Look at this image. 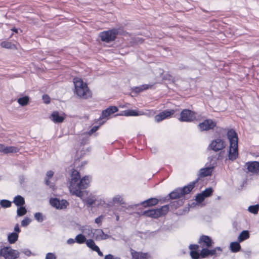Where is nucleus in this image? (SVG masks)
Here are the masks:
<instances>
[{
	"label": "nucleus",
	"mask_w": 259,
	"mask_h": 259,
	"mask_svg": "<svg viewBox=\"0 0 259 259\" xmlns=\"http://www.w3.org/2000/svg\"><path fill=\"white\" fill-rule=\"evenodd\" d=\"M69 182V188L70 192L77 197L82 198L83 192L82 189L89 187L90 180L89 177L85 176L80 179V176L78 171L73 170L72 171Z\"/></svg>",
	"instance_id": "nucleus-1"
},
{
	"label": "nucleus",
	"mask_w": 259,
	"mask_h": 259,
	"mask_svg": "<svg viewBox=\"0 0 259 259\" xmlns=\"http://www.w3.org/2000/svg\"><path fill=\"white\" fill-rule=\"evenodd\" d=\"M227 137L230 141L229 158L234 160L238 156V137L236 132L230 130L227 133Z\"/></svg>",
	"instance_id": "nucleus-2"
},
{
	"label": "nucleus",
	"mask_w": 259,
	"mask_h": 259,
	"mask_svg": "<svg viewBox=\"0 0 259 259\" xmlns=\"http://www.w3.org/2000/svg\"><path fill=\"white\" fill-rule=\"evenodd\" d=\"M75 93L77 96L83 99H87L91 96L87 84L79 78H74Z\"/></svg>",
	"instance_id": "nucleus-3"
},
{
	"label": "nucleus",
	"mask_w": 259,
	"mask_h": 259,
	"mask_svg": "<svg viewBox=\"0 0 259 259\" xmlns=\"http://www.w3.org/2000/svg\"><path fill=\"white\" fill-rule=\"evenodd\" d=\"M168 205H165L159 208L146 210L143 212V215L148 217L156 219L162 215L166 214L168 212Z\"/></svg>",
	"instance_id": "nucleus-4"
},
{
	"label": "nucleus",
	"mask_w": 259,
	"mask_h": 259,
	"mask_svg": "<svg viewBox=\"0 0 259 259\" xmlns=\"http://www.w3.org/2000/svg\"><path fill=\"white\" fill-rule=\"evenodd\" d=\"M118 34V30L113 29L108 31L101 32L99 36L103 41L110 42L114 40L116 37V35Z\"/></svg>",
	"instance_id": "nucleus-5"
},
{
	"label": "nucleus",
	"mask_w": 259,
	"mask_h": 259,
	"mask_svg": "<svg viewBox=\"0 0 259 259\" xmlns=\"http://www.w3.org/2000/svg\"><path fill=\"white\" fill-rule=\"evenodd\" d=\"M244 166L247 169L246 172L259 176V162L249 161L245 164Z\"/></svg>",
	"instance_id": "nucleus-6"
},
{
	"label": "nucleus",
	"mask_w": 259,
	"mask_h": 259,
	"mask_svg": "<svg viewBox=\"0 0 259 259\" xmlns=\"http://www.w3.org/2000/svg\"><path fill=\"white\" fill-rule=\"evenodd\" d=\"M3 256L6 259H16L19 257L20 253L18 251L13 249L10 247H5L3 248Z\"/></svg>",
	"instance_id": "nucleus-7"
},
{
	"label": "nucleus",
	"mask_w": 259,
	"mask_h": 259,
	"mask_svg": "<svg viewBox=\"0 0 259 259\" xmlns=\"http://www.w3.org/2000/svg\"><path fill=\"white\" fill-rule=\"evenodd\" d=\"M195 113L190 110H183L181 113L179 120L181 121H191L195 119Z\"/></svg>",
	"instance_id": "nucleus-8"
},
{
	"label": "nucleus",
	"mask_w": 259,
	"mask_h": 259,
	"mask_svg": "<svg viewBox=\"0 0 259 259\" xmlns=\"http://www.w3.org/2000/svg\"><path fill=\"white\" fill-rule=\"evenodd\" d=\"M216 125V123L211 119H206L198 124L200 131H208L213 129Z\"/></svg>",
	"instance_id": "nucleus-9"
},
{
	"label": "nucleus",
	"mask_w": 259,
	"mask_h": 259,
	"mask_svg": "<svg viewBox=\"0 0 259 259\" xmlns=\"http://www.w3.org/2000/svg\"><path fill=\"white\" fill-rule=\"evenodd\" d=\"M209 146L213 151H218L223 149L225 146L224 141L218 138L212 141Z\"/></svg>",
	"instance_id": "nucleus-10"
},
{
	"label": "nucleus",
	"mask_w": 259,
	"mask_h": 259,
	"mask_svg": "<svg viewBox=\"0 0 259 259\" xmlns=\"http://www.w3.org/2000/svg\"><path fill=\"white\" fill-rule=\"evenodd\" d=\"M175 112L174 110H164L156 115L155 116V120L156 122H159L166 118L170 117L171 115L174 114Z\"/></svg>",
	"instance_id": "nucleus-11"
},
{
	"label": "nucleus",
	"mask_w": 259,
	"mask_h": 259,
	"mask_svg": "<svg viewBox=\"0 0 259 259\" xmlns=\"http://www.w3.org/2000/svg\"><path fill=\"white\" fill-rule=\"evenodd\" d=\"M201 248H208L212 246L213 242L211 238L205 235L202 236L198 241Z\"/></svg>",
	"instance_id": "nucleus-12"
},
{
	"label": "nucleus",
	"mask_w": 259,
	"mask_h": 259,
	"mask_svg": "<svg viewBox=\"0 0 259 259\" xmlns=\"http://www.w3.org/2000/svg\"><path fill=\"white\" fill-rule=\"evenodd\" d=\"M50 203L52 206L56 207L57 209H63L66 207L68 204L66 200H59L58 199H51L50 200Z\"/></svg>",
	"instance_id": "nucleus-13"
},
{
	"label": "nucleus",
	"mask_w": 259,
	"mask_h": 259,
	"mask_svg": "<svg viewBox=\"0 0 259 259\" xmlns=\"http://www.w3.org/2000/svg\"><path fill=\"white\" fill-rule=\"evenodd\" d=\"M94 237L96 240H105L107 238H111V236L106 234L101 229H95L93 232Z\"/></svg>",
	"instance_id": "nucleus-14"
},
{
	"label": "nucleus",
	"mask_w": 259,
	"mask_h": 259,
	"mask_svg": "<svg viewBox=\"0 0 259 259\" xmlns=\"http://www.w3.org/2000/svg\"><path fill=\"white\" fill-rule=\"evenodd\" d=\"M19 150V148L15 146H6L0 144V152L4 153H16Z\"/></svg>",
	"instance_id": "nucleus-15"
},
{
	"label": "nucleus",
	"mask_w": 259,
	"mask_h": 259,
	"mask_svg": "<svg viewBox=\"0 0 259 259\" xmlns=\"http://www.w3.org/2000/svg\"><path fill=\"white\" fill-rule=\"evenodd\" d=\"M50 118L54 123H62L64 121L65 117L59 114L58 112L54 111L52 113Z\"/></svg>",
	"instance_id": "nucleus-16"
},
{
	"label": "nucleus",
	"mask_w": 259,
	"mask_h": 259,
	"mask_svg": "<svg viewBox=\"0 0 259 259\" xmlns=\"http://www.w3.org/2000/svg\"><path fill=\"white\" fill-rule=\"evenodd\" d=\"M158 202V200L156 198H150L147 200H145L142 202H141L140 204H138L136 205H135V206H138L139 205H142L145 207H149V206H152L156 205Z\"/></svg>",
	"instance_id": "nucleus-17"
},
{
	"label": "nucleus",
	"mask_w": 259,
	"mask_h": 259,
	"mask_svg": "<svg viewBox=\"0 0 259 259\" xmlns=\"http://www.w3.org/2000/svg\"><path fill=\"white\" fill-rule=\"evenodd\" d=\"M145 113L144 112L141 111H137L134 110H128L126 111H124L122 113H121V115H124L126 116H136L144 115Z\"/></svg>",
	"instance_id": "nucleus-18"
},
{
	"label": "nucleus",
	"mask_w": 259,
	"mask_h": 259,
	"mask_svg": "<svg viewBox=\"0 0 259 259\" xmlns=\"http://www.w3.org/2000/svg\"><path fill=\"white\" fill-rule=\"evenodd\" d=\"M199 248V245L197 244H191L189 246V249L191 250L190 255L193 259H198L200 257V254L196 250Z\"/></svg>",
	"instance_id": "nucleus-19"
},
{
	"label": "nucleus",
	"mask_w": 259,
	"mask_h": 259,
	"mask_svg": "<svg viewBox=\"0 0 259 259\" xmlns=\"http://www.w3.org/2000/svg\"><path fill=\"white\" fill-rule=\"evenodd\" d=\"M132 256L134 259H148L149 255L146 253H141L138 252H132Z\"/></svg>",
	"instance_id": "nucleus-20"
},
{
	"label": "nucleus",
	"mask_w": 259,
	"mask_h": 259,
	"mask_svg": "<svg viewBox=\"0 0 259 259\" xmlns=\"http://www.w3.org/2000/svg\"><path fill=\"white\" fill-rule=\"evenodd\" d=\"M87 204L89 206H94L99 204L97 197L95 196H89L87 198Z\"/></svg>",
	"instance_id": "nucleus-21"
},
{
	"label": "nucleus",
	"mask_w": 259,
	"mask_h": 259,
	"mask_svg": "<svg viewBox=\"0 0 259 259\" xmlns=\"http://www.w3.org/2000/svg\"><path fill=\"white\" fill-rule=\"evenodd\" d=\"M197 183V181H195L184 187L182 189H180L182 191V196L188 194L194 187L195 184Z\"/></svg>",
	"instance_id": "nucleus-22"
},
{
	"label": "nucleus",
	"mask_w": 259,
	"mask_h": 259,
	"mask_svg": "<svg viewBox=\"0 0 259 259\" xmlns=\"http://www.w3.org/2000/svg\"><path fill=\"white\" fill-rule=\"evenodd\" d=\"M212 167H208L201 168L199 171V176L200 177H206L211 175L212 173Z\"/></svg>",
	"instance_id": "nucleus-23"
},
{
	"label": "nucleus",
	"mask_w": 259,
	"mask_h": 259,
	"mask_svg": "<svg viewBox=\"0 0 259 259\" xmlns=\"http://www.w3.org/2000/svg\"><path fill=\"white\" fill-rule=\"evenodd\" d=\"M13 202L18 206H22L24 204L25 200L21 196L18 195L14 198Z\"/></svg>",
	"instance_id": "nucleus-24"
},
{
	"label": "nucleus",
	"mask_w": 259,
	"mask_h": 259,
	"mask_svg": "<svg viewBox=\"0 0 259 259\" xmlns=\"http://www.w3.org/2000/svg\"><path fill=\"white\" fill-rule=\"evenodd\" d=\"M230 248L233 252H237L240 250L241 246L239 242H233L230 243Z\"/></svg>",
	"instance_id": "nucleus-25"
},
{
	"label": "nucleus",
	"mask_w": 259,
	"mask_h": 259,
	"mask_svg": "<svg viewBox=\"0 0 259 259\" xmlns=\"http://www.w3.org/2000/svg\"><path fill=\"white\" fill-rule=\"evenodd\" d=\"M249 237V234L248 231H243L238 237V241L240 242L248 239Z\"/></svg>",
	"instance_id": "nucleus-26"
},
{
	"label": "nucleus",
	"mask_w": 259,
	"mask_h": 259,
	"mask_svg": "<svg viewBox=\"0 0 259 259\" xmlns=\"http://www.w3.org/2000/svg\"><path fill=\"white\" fill-rule=\"evenodd\" d=\"M86 245L89 248L93 251H95L99 248V247L95 244V241L92 239H88L86 241Z\"/></svg>",
	"instance_id": "nucleus-27"
},
{
	"label": "nucleus",
	"mask_w": 259,
	"mask_h": 259,
	"mask_svg": "<svg viewBox=\"0 0 259 259\" xmlns=\"http://www.w3.org/2000/svg\"><path fill=\"white\" fill-rule=\"evenodd\" d=\"M18 234L17 233H11L8 236V241L11 244L14 243L18 240Z\"/></svg>",
	"instance_id": "nucleus-28"
},
{
	"label": "nucleus",
	"mask_w": 259,
	"mask_h": 259,
	"mask_svg": "<svg viewBox=\"0 0 259 259\" xmlns=\"http://www.w3.org/2000/svg\"><path fill=\"white\" fill-rule=\"evenodd\" d=\"M182 196V191L180 189H177L169 194L171 199H177Z\"/></svg>",
	"instance_id": "nucleus-29"
},
{
	"label": "nucleus",
	"mask_w": 259,
	"mask_h": 259,
	"mask_svg": "<svg viewBox=\"0 0 259 259\" xmlns=\"http://www.w3.org/2000/svg\"><path fill=\"white\" fill-rule=\"evenodd\" d=\"M153 85L152 84H143L139 87H137L135 89V91L136 93H140L144 90H148L149 89H151Z\"/></svg>",
	"instance_id": "nucleus-30"
},
{
	"label": "nucleus",
	"mask_w": 259,
	"mask_h": 259,
	"mask_svg": "<svg viewBox=\"0 0 259 259\" xmlns=\"http://www.w3.org/2000/svg\"><path fill=\"white\" fill-rule=\"evenodd\" d=\"M87 239L85 236L82 234L77 235L75 237V242L78 244L86 243Z\"/></svg>",
	"instance_id": "nucleus-31"
},
{
	"label": "nucleus",
	"mask_w": 259,
	"mask_h": 259,
	"mask_svg": "<svg viewBox=\"0 0 259 259\" xmlns=\"http://www.w3.org/2000/svg\"><path fill=\"white\" fill-rule=\"evenodd\" d=\"M29 102V98L27 96L20 98L18 99V102L22 106H26Z\"/></svg>",
	"instance_id": "nucleus-32"
},
{
	"label": "nucleus",
	"mask_w": 259,
	"mask_h": 259,
	"mask_svg": "<svg viewBox=\"0 0 259 259\" xmlns=\"http://www.w3.org/2000/svg\"><path fill=\"white\" fill-rule=\"evenodd\" d=\"M1 46L3 48H5L7 49H16V47L15 45L11 44L10 42L7 41H3L1 43Z\"/></svg>",
	"instance_id": "nucleus-33"
},
{
	"label": "nucleus",
	"mask_w": 259,
	"mask_h": 259,
	"mask_svg": "<svg viewBox=\"0 0 259 259\" xmlns=\"http://www.w3.org/2000/svg\"><path fill=\"white\" fill-rule=\"evenodd\" d=\"M113 201L114 203H118L121 205L124 204V201L120 195H116L113 198Z\"/></svg>",
	"instance_id": "nucleus-34"
},
{
	"label": "nucleus",
	"mask_w": 259,
	"mask_h": 259,
	"mask_svg": "<svg viewBox=\"0 0 259 259\" xmlns=\"http://www.w3.org/2000/svg\"><path fill=\"white\" fill-rule=\"evenodd\" d=\"M259 209V205H252L250 206L248 208V210L253 214H257L258 212Z\"/></svg>",
	"instance_id": "nucleus-35"
},
{
	"label": "nucleus",
	"mask_w": 259,
	"mask_h": 259,
	"mask_svg": "<svg viewBox=\"0 0 259 259\" xmlns=\"http://www.w3.org/2000/svg\"><path fill=\"white\" fill-rule=\"evenodd\" d=\"M202 250L200 252V256H201L202 257H205L207 256L208 255H210L209 254V250L208 249V248H202Z\"/></svg>",
	"instance_id": "nucleus-36"
},
{
	"label": "nucleus",
	"mask_w": 259,
	"mask_h": 259,
	"mask_svg": "<svg viewBox=\"0 0 259 259\" xmlns=\"http://www.w3.org/2000/svg\"><path fill=\"white\" fill-rule=\"evenodd\" d=\"M54 175V172L50 170L47 172L46 177L45 178V183L47 185H50L49 179H51Z\"/></svg>",
	"instance_id": "nucleus-37"
},
{
	"label": "nucleus",
	"mask_w": 259,
	"mask_h": 259,
	"mask_svg": "<svg viewBox=\"0 0 259 259\" xmlns=\"http://www.w3.org/2000/svg\"><path fill=\"white\" fill-rule=\"evenodd\" d=\"M27 212V210L24 207L20 206L17 209V215L19 217L25 215Z\"/></svg>",
	"instance_id": "nucleus-38"
},
{
	"label": "nucleus",
	"mask_w": 259,
	"mask_h": 259,
	"mask_svg": "<svg viewBox=\"0 0 259 259\" xmlns=\"http://www.w3.org/2000/svg\"><path fill=\"white\" fill-rule=\"evenodd\" d=\"M0 204L3 207H9L11 206V202L8 200L4 199L1 201Z\"/></svg>",
	"instance_id": "nucleus-39"
},
{
	"label": "nucleus",
	"mask_w": 259,
	"mask_h": 259,
	"mask_svg": "<svg viewBox=\"0 0 259 259\" xmlns=\"http://www.w3.org/2000/svg\"><path fill=\"white\" fill-rule=\"evenodd\" d=\"M34 218L38 222H42L44 220V217L40 212H36L34 214Z\"/></svg>",
	"instance_id": "nucleus-40"
},
{
	"label": "nucleus",
	"mask_w": 259,
	"mask_h": 259,
	"mask_svg": "<svg viewBox=\"0 0 259 259\" xmlns=\"http://www.w3.org/2000/svg\"><path fill=\"white\" fill-rule=\"evenodd\" d=\"M212 193V189L211 188H208L206 189L204 191H203L202 194L205 197H208L211 195Z\"/></svg>",
	"instance_id": "nucleus-41"
},
{
	"label": "nucleus",
	"mask_w": 259,
	"mask_h": 259,
	"mask_svg": "<svg viewBox=\"0 0 259 259\" xmlns=\"http://www.w3.org/2000/svg\"><path fill=\"white\" fill-rule=\"evenodd\" d=\"M84 234H87L88 236H91V234L93 233V229L91 227L88 226L84 228Z\"/></svg>",
	"instance_id": "nucleus-42"
},
{
	"label": "nucleus",
	"mask_w": 259,
	"mask_h": 259,
	"mask_svg": "<svg viewBox=\"0 0 259 259\" xmlns=\"http://www.w3.org/2000/svg\"><path fill=\"white\" fill-rule=\"evenodd\" d=\"M31 221V220L29 218H25L24 220L22 221L21 226L23 227H26L30 224Z\"/></svg>",
	"instance_id": "nucleus-43"
},
{
	"label": "nucleus",
	"mask_w": 259,
	"mask_h": 259,
	"mask_svg": "<svg viewBox=\"0 0 259 259\" xmlns=\"http://www.w3.org/2000/svg\"><path fill=\"white\" fill-rule=\"evenodd\" d=\"M205 197L202 194H199L196 197V201L198 203L202 202L205 199Z\"/></svg>",
	"instance_id": "nucleus-44"
},
{
	"label": "nucleus",
	"mask_w": 259,
	"mask_h": 259,
	"mask_svg": "<svg viewBox=\"0 0 259 259\" xmlns=\"http://www.w3.org/2000/svg\"><path fill=\"white\" fill-rule=\"evenodd\" d=\"M111 114V113H110L109 110L107 108V109L103 111L102 114V117L103 118H107Z\"/></svg>",
	"instance_id": "nucleus-45"
},
{
	"label": "nucleus",
	"mask_w": 259,
	"mask_h": 259,
	"mask_svg": "<svg viewBox=\"0 0 259 259\" xmlns=\"http://www.w3.org/2000/svg\"><path fill=\"white\" fill-rule=\"evenodd\" d=\"M108 109L109 110L110 113H111V114L117 112L118 110L117 108L115 106H111V107L108 108Z\"/></svg>",
	"instance_id": "nucleus-46"
},
{
	"label": "nucleus",
	"mask_w": 259,
	"mask_h": 259,
	"mask_svg": "<svg viewBox=\"0 0 259 259\" xmlns=\"http://www.w3.org/2000/svg\"><path fill=\"white\" fill-rule=\"evenodd\" d=\"M46 259H56V256L52 253H48L46 255Z\"/></svg>",
	"instance_id": "nucleus-47"
},
{
	"label": "nucleus",
	"mask_w": 259,
	"mask_h": 259,
	"mask_svg": "<svg viewBox=\"0 0 259 259\" xmlns=\"http://www.w3.org/2000/svg\"><path fill=\"white\" fill-rule=\"evenodd\" d=\"M42 99L45 103L48 104V103H50V98L48 95H44L42 96Z\"/></svg>",
	"instance_id": "nucleus-48"
},
{
	"label": "nucleus",
	"mask_w": 259,
	"mask_h": 259,
	"mask_svg": "<svg viewBox=\"0 0 259 259\" xmlns=\"http://www.w3.org/2000/svg\"><path fill=\"white\" fill-rule=\"evenodd\" d=\"M14 231L15 232V233H17L18 234L21 231L19 229V225L18 224L15 225L14 227Z\"/></svg>",
	"instance_id": "nucleus-49"
},
{
	"label": "nucleus",
	"mask_w": 259,
	"mask_h": 259,
	"mask_svg": "<svg viewBox=\"0 0 259 259\" xmlns=\"http://www.w3.org/2000/svg\"><path fill=\"white\" fill-rule=\"evenodd\" d=\"M103 217L102 215L99 217L95 219V223L97 224H100L102 220Z\"/></svg>",
	"instance_id": "nucleus-50"
},
{
	"label": "nucleus",
	"mask_w": 259,
	"mask_h": 259,
	"mask_svg": "<svg viewBox=\"0 0 259 259\" xmlns=\"http://www.w3.org/2000/svg\"><path fill=\"white\" fill-rule=\"evenodd\" d=\"M98 129V126H94L90 131V134H93L94 132H96Z\"/></svg>",
	"instance_id": "nucleus-51"
},
{
	"label": "nucleus",
	"mask_w": 259,
	"mask_h": 259,
	"mask_svg": "<svg viewBox=\"0 0 259 259\" xmlns=\"http://www.w3.org/2000/svg\"><path fill=\"white\" fill-rule=\"evenodd\" d=\"M22 252L28 256L30 255L31 254V251L28 249H24L22 251Z\"/></svg>",
	"instance_id": "nucleus-52"
},
{
	"label": "nucleus",
	"mask_w": 259,
	"mask_h": 259,
	"mask_svg": "<svg viewBox=\"0 0 259 259\" xmlns=\"http://www.w3.org/2000/svg\"><path fill=\"white\" fill-rule=\"evenodd\" d=\"M67 242V243L69 244H73L75 242V239L74 240L72 238H70V239H68Z\"/></svg>",
	"instance_id": "nucleus-53"
},
{
	"label": "nucleus",
	"mask_w": 259,
	"mask_h": 259,
	"mask_svg": "<svg viewBox=\"0 0 259 259\" xmlns=\"http://www.w3.org/2000/svg\"><path fill=\"white\" fill-rule=\"evenodd\" d=\"M114 256L112 254H108L105 255L104 259H114Z\"/></svg>",
	"instance_id": "nucleus-54"
},
{
	"label": "nucleus",
	"mask_w": 259,
	"mask_h": 259,
	"mask_svg": "<svg viewBox=\"0 0 259 259\" xmlns=\"http://www.w3.org/2000/svg\"><path fill=\"white\" fill-rule=\"evenodd\" d=\"M95 251L97 252L99 256H103V254L100 251L99 247L97 250H96Z\"/></svg>",
	"instance_id": "nucleus-55"
},
{
	"label": "nucleus",
	"mask_w": 259,
	"mask_h": 259,
	"mask_svg": "<svg viewBox=\"0 0 259 259\" xmlns=\"http://www.w3.org/2000/svg\"><path fill=\"white\" fill-rule=\"evenodd\" d=\"M215 253H216V250L214 248L213 249L209 250L210 255H214V254H215Z\"/></svg>",
	"instance_id": "nucleus-56"
},
{
	"label": "nucleus",
	"mask_w": 259,
	"mask_h": 259,
	"mask_svg": "<svg viewBox=\"0 0 259 259\" xmlns=\"http://www.w3.org/2000/svg\"><path fill=\"white\" fill-rule=\"evenodd\" d=\"M151 151L153 153H156L157 151V148L155 147L151 148Z\"/></svg>",
	"instance_id": "nucleus-57"
},
{
	"label": "nucleus",
	"mask_w": 259,
	"mask_h": 259,
	"mask_svg": "<svg viewBox=\"0 0 259 259\" xmlns=\"http://www.w3.org/2000/svg\"><path fill=\"white\" fill-rule=\"evenodd\" d=\"M86 228V227H81V228L80 229V231H81L82 233H84V228Z\"/></svg>",
	"instance_id": "nucleus-58"
},
{
	"label": "nucleus",
	"mask_w": 259,
	"mask_h": 259,
	"mask_svg": "<svg viewBox=\"0 0 259 259\" xmlns=\"http://www.w3.org/2000/svg\"><path fill=\"white\" fill-rule=\"evenodd\" d=\"M214 249H215L216 251L217 250H219V251H222V249L220 247H215Z\"/></svg>",
	"instance_id": "nucleus-59"
},
{
	"label": "nucleus",
	"mask_w": 259,
	"mask_h": 259,
	"mask_svg": "<svg viewBox=\"0 0 259 259\" xmlns=\"http://www.w3.org/2000/svg\"><path fill=\"white\" fill-rule=\"evenodd\" d=\"M3 248H2V249H0V257L1 256H3Z\"/></svg>",
	"instance_id": "nucleus-60"
},
{
	"label": "nucleus",
	"mask_w": 259,
	"mask_h": 259,
	"mask_svg": "<svg viewBox=\"0 0 259 259\" xmlns=\"http://www.w3.org/2000/svg\"><path fill=\"white\" fill-rule=\"evenodd\" d=\"M12 30L13 31H14V32H16V33L18 32L17 29H16V28H14V29H12Z\"/></svg>",
	"instance_id": "nucleus-61"
},
{
	"label": "nucleus",
	"mask_w": 259,
	"mask_h": 259,
	"mask_svg": "<svg viewBox=\"0 0 259 259\" xmlns=\"http://www.w3.org/2000/svg\"><path fill=\"white\" fill-rule=\"evenodd\" d=\"M114 259H120V258L119 257H114Z\"/></svg>",
	"instance_id": "nucleus-62"
},
{
	"label": "nucleus",
	"mask_w": 259,
	"mask_h": 259,
	"mask_svg": "<svg viewBox=\"0 0 259 259\" xmlns=\"http://www.w3.org/2000/svg\"><path fill=\"white\" fill-rule=\"evenodd\" d=\"M118 218H119V217H118V216H117V218H116V220H118Z\"/></svg>",
	"instance_id": "nucleus-63"
}]
</instances>
